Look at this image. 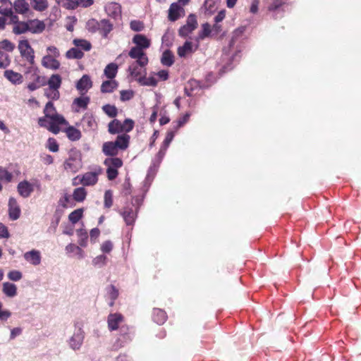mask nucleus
<instances>
[{
    "label": "nucleus",
    "mask_w": 361,
    "mask_h": 361,
    "mask_svg": "<svg viewBox=\"0 0 361 361\" xmlns=\"http://www.w3.org/2000/svg\"><path fill=\"white\" fill-rule=\"evenodd\" d=\"M64 169L72 173L78 172L82 167V154L80 151L71 149L68 158L63 164Z\"/></svg>",
    "instance_id": "obj_1"
},
{
    "label": "nucleus",
    "mask_w": 361,
    "mask_h": 361,
    "mask_svg": "<svg viewBox=\"0 0 361 361\" xmlns=\"http://www.w3.org/2000/svg\"><path fill=\"white\" fill-rule=\"evenodd\" d=\"M18 49L20 55L25 58L30 64H33L35 61L34 50L30 45L27 39L20 40L18 44Z\"/></svg>",
    "instance_id": "obj_2"
},
{
    "label": "nucleus",
    "mask_w": 361,
    "mask_h": 361,
    "mask_svg": "<svg viewBox=\"0 0 361 361\" xmlns=\"http://www.w3.org/2000/svg\"><path fill=\"white\" fill-rule=\"evenodd\" d=\"M102 169L98 168L94 171L87 172L81 176L80 183L84 186L94 185L98 181V176L102 173Z\"/></svg>",
    "instance_id": "obj_3"
},
{
    "label": "nucleus",
    "mask_w": 361,
    "mask_h": 361,
    "mask_svg": "<svg viewBox=\"0 0 361 361\" xmlns=\"http://www.w3.org/2000/svg\"><path fill=\"white\" fill-rule=\"evenodd\" d=\"M197 27V21L195 15L190 14L187 18L186 24L182 26L179 30V35L186 37Z\"/></svg>",
    "instance_id": "obj_4"
},
{
    "label": "nucleus",
    "mask_w": 361,
    "mask_h": 361,
    "mask_svg": "<svg viewBox=\"0 0 361 361\" xmlns=\"http://www.w3.org/2000/svg\"><path fill=\"white\" fill-rule=\"evenodd\" d=\"M44 114L47 118L55 121L56 123L66 124V121L63 116L56 113V109L51 102L47 103L44 109Z\"/></svg>",
    "instance_id": "obj_5"
},
{
    "label": "nucleus",
    "mask_w": 361,
    "mask_h": 361,
    "mask_svg": "<svg viewBox=\"0 0 361 361\" xmlns=\"http://www.w3.org/2000/svg\"><path fill=\"white\" fill-rule=\"evenodd\" d=\"M128 55L132 59H137L135 62H138L142 66H146L148 63V58L142 49L134 47L130 50Z\"/></svg>",
    "instance_id": "obj_6"
},
{
    "label": "nucleus",
    "mask_w": 361,
    "mask_h": 361,
    "mask_svg": "<svg viewBox=\"0 0 361 361\" xmlns=\"http://www.w3.org/2000/svg\"><path fill=\"white\" fill-rule=\"evenodd\" d=\"M38 123L41 127L46 128L48 130L57 134L60 131L59 125L61 123H56V121L47 118V116L41 117L38 120Z\"/></svg>",
    "instance_id": "obj_7"
},
{
    "label": "nucleus",
    "mask_w": 361,
    "mask_h": 361,
    "mask_svg": "<svg viewBox=\"0 0 361 361\" xmlns=\"http://www.w3.org/2000/svg\"><path fill=\"white\" fill-rule=\"evenodd\" d=\"M145 66H142L138 62H133L129 66L128 71L131 77L137 81V78L140 76L146 75Z\"/></svg>",
    "instance_id": "obj_8"
},
{
    "label": "nucleus",
    "mask_w": 361,
    "mask_h": 361,
    "mask_svg": "<svg viewBox=\"0 0 361 361\" xmlns=\"http://www.w3.org/2000/svg\"><path fill=\"white\" fill-rule=\"evenodd\" d=\"M107 15L114 20L121 18V6L116 2H111L105 6Z\"/></svg>",
    "instance_id": "obj_9"
},
{
    "label": "nucleus",
    "mask_w": 361,
    "mask_h": 361,
    "mask_svg": "<svg viewBox=\"0 0 361 361\" xmlns=\"http://www.w3.org/2000/svg\"><path fill=\"white\" fill-rule=\"evenodd\" d=\"M92 86V82L87 75H82L76 84V88L80 92L81 94H85Z\"/></svg>",
    "instance_id": "obj_10"
},
{
    "label": "nucleus",
    "mask_w": 361,
    "mask_h": 361,
    "mask_svg": "<svg viewBox=\"0 0 361 361\" xmlns=\"http://www.w3.org/2000/svg\"><path fill=\"white\" fill-rule=\"evenodd\" d=\"M130 136L126 133L118 135L116 140L112 142L118 150H126L129 145Z\"/></svg>",
    "instance_id": "obj_11"
},
{
    "label": "nucleus",
    "mask_w": 361,
    "mask_h": 361,
    "mask_svg": "<svg viewBox=\"0 0 361 361\" xmlns=\"http://www.w3.org/2000/svg\"><path fill=\"white\" fill-rule=\"evenodd\" d=\"M9 216L13 220H16L20 216V209L15 198L11 197L8 202Z\"/></svg>",
    "instance_id": "obj_12"
},
{
    "label": "nucleus",
    "mask_w": 361,
    "mask_h": 361,
    "mask_svg": "<svg viewBox=\"0 0 361 361\" xmlns=\"http://www.w3.org/2000/svg\"><path fill=\"white\" fill-rule=\"evenodd\" d=\"M28 31L32 33H41L45 29V24L38 19L28 20Z\"/></svg>",
    "instance_id": "obj_13"
},
{
    "label": "nucleus",
    "mask_w": 361,
    "mask_h": 361,
    "mask_svg": "<svg viewBox=\"0 0 361 361\" xmlns=\"http://www.w3.org/2000/svg\"><path fill=\"white\" fill-rule=\"evenodd\" d=\"M42 65L51 70H57L60 67V62L51 55H46L42 58Z\"/></svg>",
    "instance_id": "obj_14"
},
{
    "label": "nucleus",
    "mask_w": 361,
    "mask_h": 361,
    "mask_svg": "<svg viewBox=\"0 0 361 361\" xmlns=\"http://www.w3.org/2000/svg\"><path fill=\"white\" fill-rule=\"evenodd\" d=\"M123 321V316L119 313L110 314L108 317V326L111 331L118 329V324Z\"/></svg>",
    "instance_id": "obj_15"
},
{
    "label": "nucleus",
    "mask_w": 361,
    "mask_h": 361,
    "mask_svg": "<svg viewBox=\"0 0 361 361\" xmlns=\"http://www.w3.org/2000/svg\"><path fill=\"white\" fill-rule=\"evenodd\" d=\"M183 11V8H181L178 3L171 4L169 9V19L171 21L177 20L180 16V12Z\"/></svg>",
    "instance_id": "obj_16"
},
{
    "label": "nucleus",
    "mask_w": 361,
    "mask_h": 361,
    "mask_svg": "<svg viewBox=\"0 0 361 361\" xmlns=\"http://www.w3.org/2000/svg\"><path fill=\"white\" fill-rule=\"evenodd\" d=\"M18 191L23 197H27L33 191V187L29 182L22 181L18 185Z\"/></svg>",
    "instance_id": "obj_17"
},
{
    "label": "nucleus",
    "mask_w": 361,
    "mask_h": 361,
    "mask_svg": "<svg viewBox=\"0 0 361 361\" xmlns=\"http://www.w3.org/2000/svg\"><path fill=\"white\" fill-rule=\"evenodd\" d=\"M84 336L82 331L79 329L76 333L73 334L70 340L71 347L74 349H79L83 341Z\"/></svg>",
    "instance_id": "obj_18"
},
{
    "label": "nucleus",
    "mask_w": 361,
    "mask_h": 361,
    "mask_svg": "<svg viewBox=\"0 0 361 361\" xmlns=\"http://www.w3.org/2000/svg\"><path fill=\"white\" fill-rule=\"evenodd\" d=\"M133 42L136 47L142 49H147L150 46V40L143 35H135L133 38Z\"/></svg>",
    "instance_id": "obj_19"
},
{
    "label": "nucleus",
    "mask_w": 361,
    "mask_h": 361,
    "mask_svg": "<svg viewBox=\"0 0 361 361\" xmlns=\"http://www.w3.org/2000/svg\"><path fill=\"white\" fill-rule=\"evenodd\" d=\"M13 6L15 9V11L19 14H25L30 9V5L25 0H16Z\"/></svg>",
    "instance_id": "obj_20"
},
{
    "label": "nucleus",
    "mask_w": 361,
    "mask_h": 361,
    "mask_svg": "<svg viewBox=\"0 0 361 361\" xmlns=\"http://www.w3.org/2000/svg\"><path fill=\"white\" fill-rule=\"evenodd\" d=\"M24 258L33 265H38L41 262L40 254L38 251L31 250L24 255Z\"/></svg>",
    "instance_id": "obj_21"
},
{
    "label": "nucleus",
    "mask_w": 361,
    "mask_h": 361,
    "mask_svg": "<svg viewBox=\"0 0 361 361\" xmlns=\"http://www.w3.org/2000/svg\"><path fill=\"white\" fill-rule=\"evenodd\" d=\"M47 80L44 76L36 75L34 81L29 83L27 88L30 91H34L41 87L47 85Z\"/></svg>",
    "instance_id": "obj_22"
},
{
    "label": "nucleus",
    "mask_w": 361,
    "mask_h": 361,
    "mask_svg": "<svg viewBox=\"0 0 361 361\" xmlns=\"http://www.w3.org/2000/svg\"><path fill=\"white\" fill-rule=\"evenodd\" d=\"M118 151L119 150L112 143V141L106 142L102 145V152L106 156H116L118 154Z\"/></svg>",
    "instance_id": "obj_23"
},
{
    "label": "nucleus",
    "mask_w": 361,
    "mask_h": 361,
    "mask_svg": "<svg viewBox=\"0 0 361 361\" xmlns=\"http://www.w3.org/2000/svg\"><path fill=\"white\" fill-rule=\"evenodd\" d=\"M112 29L113 24L111 23L109 20L103 19L99 21L98 30L100 31L104 37H106Z\"/></svg>",
    "instance_id": "obj_24"
},
{
    "label": "nucleus",
    "mask_w": 361,
    "mask_h": 361,
    "mask_svg": "<svg viewBox=\"0 0 361 361\" xmlns=\"http://www.w3.org/2000/svg\"><path fill=\"white\" fill-rule=\"evenodd\" d=\"M4 76L13 84H20L23 82L22 75L11 70L6 71Z\"/></svg>",
    "instance_id": "obj_25"
},
{
    "label": "nucleus",
    "mask_w": 361,
    "mask_h": 361,
    "mask_svg": "<svg viewBox=\"0 0 361 361\" xmlns=\"http://www.w3.org/2000/svg\"><path fill=\"white\" fill-rule=\"evenodd\" d=\"M123 217L128 226L132 225L135 223L137 216L136 212L129 208H125L123 213Z\"/></svg>",
    "instance_id": "obj_26"
},
{
    "label": "nucleus",
    "mask_w": 361,
    "mask_h": 361,
    "mask_svg": "<svg viewBox=\"0 0 361 361\" xmlns=\"http://www.w3.org/2000/svg\"><path fill=\"white\" fill-rule=\"evenodd\" d=\"M2 286V291L6 296L13 298L17 295V287L15 284L5 282Z\"/></svg>",
    "instance_id": "obj_27"
},
{
    "label": "nucleus",
    "mask_w": 361,
    "mask_h": 361,
    "mask_svg": "<svg viewBox=\"0 0 361 361\" xmlns=\"http://www.w3.org/2000/svg\"><path fill=\"white\" fill-rule=\"evenodd\" d=\"M82 124L86 130H94L97 128V122L92 115H85L82 119Z\"/></svg>",
    "instance_id": "obj_28"
},
{
    "label": "nucleus",
    "mask_w": 361,
    "mask_h": 361,
    "mask_svg": "<svg viewBox=\"0 0 361 361\" xmlns=\"http://www.w3.org/2000/svg\"><path fill=\"white\" fill-rule=\"evenodd\" d=\"M118 83L116 81L113 80H106L102 82L101 85V92L103 93L112 92L116 89Z\"/></svg>",
    "instance_id": "obj_29"
},
{
    "label": "nucleus",
    "mask_w": 361,
    "mask_h": 361,
    "mask_svg": "<svg viewBox=\"0 0 361 361\" xmlns=\"http://www.w3.org/2000/svg\"><path fill=\"white\" fill-rule=\"evenodd\" d=\"M161 62L164 66H171L174 63V56L170 50H166L163 52Z\"/></svg>",
    "instance_id": "obj_30"
},
{
    "label": "nucleus",
    "mask_w": 361,
    "mask_h": 361,
    "mask_svg": "<svg viewBox=\"0 0 361 361\" xmlns=\"http://www.w3.org/2000/svg\"><path fill=\"white\" fill-rule=\"evenodd\" d=\"M47 84L49 85L50 89H54L58 90L61 85V78L58 74L52 75L50 78L47 80Z\"/></svg>",
    "instance_id": "obj_31"
},
{
    "label": "nucleus",
    "mask_w": 361,
    "mask_h": 361,
    "mask_svg": "<svg viewBox=\"0 0 361 361\" xmlns=\"http://www.w3.org/2000/svg\"><path fill=\"white\" fill-rule=\"evenodd\" d=\"M87 196V191L83 187L77 188L73 192V198L76 202H83Z\"/></svg>",
    "instance_id": "obj_32"
},
{
    "label": "nucleus",
    "mask_w": 361,
    "mask_h": 361,
    "mask_svg": "<svg viewBox=\"0 0 361 361\" xmlns=\"http://www.w3.org/2000/svg\"><path fill=\"white\" fill-rule=\"evenodd\" d=\"M28 20L27 21H20L17 25H14L13 27V32L16 35H21L24 34L28 31Z\"/></svg>",
    "instance_id": "obj_33"
},
{
    "label": "nucleus",
    "mask_w": 361,
    "mask_h": 361,
    "mask_svg": "<svg viewBox=\"0 0 361 361\" xmlns=\"http://www.w3.org/2000/svg\"><path fill=\"white\" fill-rule=\"evenodd\" d=\"M109 132L111 134H117L122 133L121 122L117 119H114L109 123Z\"/></svg>",
    "instance_id": "obj_34"
},
{
    "label": "nucleus",
    "mask_w": 361,
    "mask_h": 361,
    "mask_svg": "<svg viewBox=\"0 0 361 361\" xmlns=\"http://www.w3.org/2000/svg\"><path fill=\"white\" fill-rule=\"evenodd\" d=\"M137 82L140 85L144 86L154 87L157 85V80L154 76L147 78L146 75L140 76L137 78Z\"/></svg>",
    "instance_id": "obj_35"
},
{
    "label": "nucleus",
    "mask_w": 361,
    "mask_h": 361,
    "mask_svg": "<svg viewBox=\"0 0 361 361\" xmlns=\"http://www.w3.org/2000/svg\"><path fill=\"white\" fill-rule=\"evenodd\" d=\"M118 70V66L116 63H111L104 68L105 75L110 80L115 78Z\"/></svg>",
    "instance_id": "obj_36"
},
{
    "label": "nucleus",
    "mask_w": 361,
    "mask_h": 361,
    "mask_svg": "<svg viewBox=\"0 0 361 361\" xmlns=\"http://www.w3.org/2000/svg\"><path fill=\"white\" fill-rule=\"evenodd\" d=\"M178 54L180 57H184L188 54L192 52V44L190 42H185L182 47L178 48Z\"/></svg>",
    "instance_id": "obj_37"
},
{
    "label": "nucleus",
    "mask_w": 361,
    "mask_h": 361,
    "mask_svg": "<svg viewBox=\"0 0 361 361\" xmlns=\"http://www.w3.org/2000/svg\"><path fill=\"white\" fill-rule=\"evenodd\" d=\"M66 132L67 137L72 141L78 140L81 137L80 131L73 126L68 127Z\"/></svg>",
    "instance_id": "obj_38"
},
{
    "label": "nucleus",
    "mask_w": 361,
    "mask_h": 361,
    "mask_svg": "<svg viewBox=\"0 0 361 361\" xmlns=\"http://www.w3.org/2000/svg\"><path fill=\"white\" fill-rule=\"evenodd\" d=\"M66 250L68 253L73 252L78 259H82L84 257L82 250L74 244L71 243L68 245L66 247Z\"/></svg>",
    "instance_id": "obj_39"
},
{
    "label": "nucleus",
    "mask_w": 361,
    "mask_h": 361,
    "mask_svg": "<svg viewBox=\"0 0 361 361\" xmlns=\"http://www.w3.org/2000/svg\"><path fill=\"white\" fill-rule=\"evenodd\" d=\"M83 52L78 48H71L66 53V58L70 59H80L83 57Z\"/></svg>",
    "instance_id": "obj_40"
},
{
    "label": "nucleus",
    "mask_w": 361,
    "mask_h": 361,
    "mask_svg": "<svg viewBox=\"0 0 361 361\" xmlns=\"http://www.w3.org/2000/svg\"><path fill=\"white\" fill-rule=\"evenodd\" d=\"M104 165L109 167H113L116 169L120 168L123 165V161L120 158H108L106 159L104 161Z\"/></svg>",
    "instance_id": "obj_41"
},
{
    "label": "nucleus",
    "mask_w": 361,
    "mask_h": 361,
    "mask_svg": "<svg viewBox=\"0 0 361 361\" xmlns=\"http://www.w3.org/2000/svg\"><path fill=\"white\" fill-rule=\"evenodd\" d=\"M32 2L33 8L37 11H44L49 6L47 0H32Z\"/></svg>",
    "instance_id": "obj_42"
},
{
    "label": "nucleus",
    "mask_w": 361,
    "mask_h": 361,
    "mask_svg": "<svg viewBox=\"0 0 361 361\" xmlns=\"http://www.w3.org/2000/svg\"><path fill=\"white\" fill-rule=\"evenodd\" d=\"M77 235L79 237L78 243L82 247L87 246V232L85 229L80 228L77 230Z\"/></svg>",
    "instance_id": "obj_43"
},
{
    "label": "nucleus",
    "mask_w": 361,
    "mask_h": 361,
    "mask_svg": "<svg viewBox=\"0 0 361 361\" xmlns=\"http://www.w3.org/2000/svg\"><path fill=\"white\" fill-rule=\"evenodd\" d=\"M73 42L75 47H80L85 51H89L92 47L90 42L85 39H75Z\"/></svg>",
    "instance_id": "obj_44"
},
{
    "label": "nucleus",
    "mask_w": 361,
    "mask_h": 361,
    "mask_svg": "<svg viewBox=\"0 0 361 361\" xmlns=\"http://www.w3.org/2000/svg\"><path fill=\"white\" fill-rule=\"evenodd\" d=\"M154 314L155 316L154 320L157 324H161L166 319V313L159 309L155 310L154 312Z\"/></svg>",
    "instance_id": "obj_45"
},
{
    "label": "nucleus",
    "mask_w": 361,
    "mask_h": 361,
    "mask_svg": "<svg viewBox=\"0 0 361 361\" xmlns=\"http://www.w3.org/2000/svg\"><path fill=\"white\" fill-rule=\"evenodd\" d=\"M82 209H76V210L72 212L69 214L68 219L72 224H75L80 219V218L82 217Z\"/></svg>",
    "instance_id": "obj_46"
},
{
    "label": "nucleus",
    "mask_w": 361,
    "mask_h": 361,
    "mask_svg": "<svg viewBox=\"0 0 361 361\" xmlns=\"http://www.w3.org/2000/svg\"><path fill=\"white\" fill-rule=\"evenodd\" d=\"M102 109L111 118L116 117L118 113L116 107L114 105L106 104L103 106Z\"/></svg>",
    "instance_id": "obj_47"
},
{
    "label": "nucleus",
    "mask_w": 361,
    "mask_h": 361,
    "mask_svg": "<svg viewBox=\"0 0 361 361\" xmlns=\"http://www.w3.org/2000/svg\"><path fill=\"white\" fill-rule=\"evenodd\" d=\"M89 102L90 98L88 97H78L75 98L73 101V104L82 109H86Z\"/></svg>",
    "instance_id": "obj_48"
},
{
    "label": "nucleus",
    "mask_w": 361,
    "mask_h": 361,
    "mask_svg": "<svg viewBox=\"0 0 361 361\" xmlns=\"http://www.w3.org/2000/svg\"><path fill=\"white\" fill-rule=\"evenodd\" d=\"M202 30L201 32H199V36H198V38L200 39H203L204 38L208 37L212 32L211 26L207 23H204L202 25Z\"/></svg>",
    "instance_id": "obj_49"
},
{
    "label": "nucleus",
    "mask_w": 361,
    "mask_h": 361,
    "mask_svg": "<svg viewBox=\"0 0 361 361\" xmlns=\"http://www.w3.org/2000/svg\"><path fill=\"white\" fill-rule=\"evenodd\" d=\"M10 62L9 56L7 54L0 51V68H6L10 64Z\"/></svg>",
    "instance_id": "obj_50"
},
{
    "label": "nucleus",
    "mask_w": 361,
    "mask_h": 361,
    "mask_svg": "<svg viewBox=\"0 0 361 361\" xmlns=\"http://www.w3.org/2000/svg\"><path fill=\"white\" fill-rule=\"evenodd\" d=\"M122 131L128 133L131 131L134 127V121L132 119L126 118L123 123H121Z\"/></svg>",
    "instance_id": "obj_51"
},
{
    "label": "nucleus",
    "mask_w": 361,
    "mask_h": 361,
    "mask_svg": "<svg viewBox=\"0 0 361 361\" xmlns=\"http://www.w3.org/2000/svg\"><path fill=\"white\" fill-rule=\"evenodd\" d=\"M44 94L48 98H50L54 100L58 99L60 96L59 90L50 89V87L45 90Z\"/></svg>",
    "instance_id": "obj_52"
},
{
    "label": "nucleus",
    "mask_w": 361,
    "mask_h": 361,
    "mask_svg": "<svg viewBox=\"0 0 361 361\" xmlns=\"http://www.w3.org/2000/svg\"><path fill=\"white\" fill-rule=\"evenodd\" d=\"M130 27L135 32L142 31L145 27L144 23L140 20H132L130 23Z\"/></svg>",
    "instance_id": "obj_53"
},
{
    "label": "nucleus",
    "mask_w": 361,
    "mask_h": 361,
    "mask_svg": "<svg viewBox=\"0 0 361 361\" xmlns=\"http://www.w3.org/2000/svg\"><path fill=\"white\" fill-rule=\"evenodd\" d=\"M107 293L109 298L113 301H115L118 297V290L114 285H111L107 288Z\"/></svg>",
    "instance_id": "obj_54"
},
{
    "label": "nucleus",
    "mask_w": 361,
    "mask_h": 361,
    "mask_svg": "<svg viewBox=\"0 0 361 361\" xmlns=\"http://www.w3.org/2000/svg\"><path fill=\"white\" fill-rule=\"evenodd\" d=\"M23 277L22 273L17 270H13L8 272V278L13 281H20Z\"/></svg>",
    "instance_id": "obj_55"
},
{
    "label": "nucleus",
    "mask_w": 361,
    "mask_h": 361,
    "mask_svg": "<svg viewBox=\"0 0 361 361\" xmlns=\"http://www.w3.org/2000/svg\"><path fill=\"white\" fill-rule=\"evenodd\" d=\"M0 48L5 49L8 51H12L15 48V45L13 43H11L9 40L4 39L1 42H0Z\"/></svg>",
    "instance_id": "obj_56"
},
{
    "label": "nucleus",
    "mask_w": 361,
    "mask_h": 361,
    "mask_svg": "<svg viewBox=\"0 0 361 361\" xmlns=\"http://www.w3.org/2000/svg\"><path fill=\"white\" fill-rule=\"evenodd\" d=\"M0 179L4 180L7 182H10L12 179V174L8 172L6 169L0 166Z\"/></svg>",
    "instance_id": "obj_57"
},
{
    "label": "nucleus",
    "mask_w": 361,
    "mask_h": 361,
    "mask_svg": "<svg viewBox=\"0 0 361 361\" xmlns=\"http://www.w3.org/2000/svg\"><path fill=\"white\" fill-rule=\"evenodd\" d=\"M112 193L110 190H106L104 193V206L106 208H109L112 206Z\"/></svg>",
    "instance_id": "obj_58"
},
{
    "label": "nucleus",
    "mask_w": 361,
    "mask_h": 361,
    "mask_svg": "<svg viewBox=\"0 0 361 361\" xmlns=\"http://www.w3.org/2000/svg\"><path fill=\"white\" fill-rule=\"evenodd\" d=\"M99 21H97L94 19H90L87 23V27L89 30L92 32H95L98 30Z\"/></svg>",
    "instance_id": "obj_59"
},
{
    "label": "nucleus",
    "mask_w": 361,
    "mask_h": 361,
    "mask_svg": "<svg viewBox=\"0 0 361 361\" xmlns=\"http://www.w3.org/2000/svg\"><path fill=\"white\" fill-rule=\"evenodd\" d=\"M48 148L51 152H56L59 151V145L54 138H49L48 140Z\"/></svg>",
    "instance_id": "obj_60"
},
{
    "label": "nucleus",
    "mask_w": 361,
    "mask_h": 361,
    "mask_svg": "<svg viewBox=\"0 0 361 361\" xmlns=\"http://www.w3.org/2000/svg\"><path fill=\"white\" fill-rule=\"evenodd\" d=\"M107 167H108L106 169L107 177H108L109 180H112L117 177V176L118 174V170L113 167H109V166H107Z\"/></svg>",
    "instance_id": "obj_61"
},
{
    "label": "nucleus",
    "mask_w": 361,
    "mask_h": 361,
    "mask_svg": "<svg viewBox=\"0 0 361 361\" xmlns=\"http://www.w3.org/2000/svg\"><path fill=\"white\" fill-rule=\"evenodd\" d=\"M133 97V92L132 90H122L121 91V100L128 101Z\"/></svg>",
    "instance_id": "obj_62"
},
{
    "label": "nucleus",
    "mask_w": 361,
    "mask_h": 361,
    "mask_svg": "<svg viewBox=\"0 0 361 361\" xmlns=\"http://www.w3.org/2000/svg\"><path fill=\"white\" fill-rule=\"evenodd\" d=\"M106 257L105 255H99L97 257H95L93 259L92 263L95 266H97V265L102 266L106 264Z\"/></svg>",
    "instance_id": "obj_63"
},
{
    "label": "nucleus",
    "mask_w": 361,
    "mask_h": 361,
    "mask_svg": "<svg viewBox=\"0 0 361 361\" xmlns=\"http://www.w3.org/2000/svg\"><path fill=\"white\" fill-rule=\"evenodd\" d=\"M113 244L110 240H106L102 243L101 250L103 252L109 253L112 250Z\"/></svg>",
    "instance_id": "obj_64"
}]
</instances>
